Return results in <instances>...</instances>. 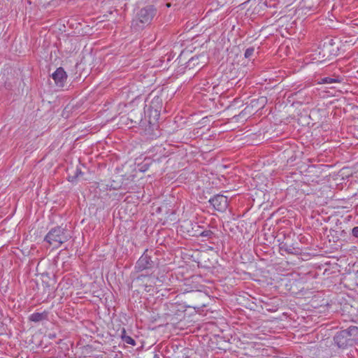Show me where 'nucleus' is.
Returning a JSON list of instances; mask_svg holds the SVG:
<instances>
[{
    "mask_svg": "<svg viewBox=\"0 0 358 358\" xmlns=\"http://www.w3.org/2000/svg\"><path fill=\"white\" fill-rule=\"evenodd\" d=\"M71 238V234L61 226L52 228L45 237V241L54 248H59Z\"/></svg>",
    "mask_w": 358,
    "mask_h": 358,
    "instance_id": "nucleus-1",
    "label": "nucleus"
},
{
    "mask_svg": "<svg viewBox=\"0 0 358 358\" xmlns=\"http://www.w3.org/2000/svg\"><path fill=\"white\" fill-rule=\"evenodd\" d=\"M156 12L153 6H147L138 12V20L142 24H150L156 15Z\"/></svg>",
    "mask_w": 358,
    "mask_h": 358,
    "instance_id": "nucleus-2",
    "label": "nucleus"
},
{
    "mask_svg": "<svg viewBox=\"0 0 358 358\" xmlns=\"http://www.w3.org/2000/svg\"><path fill=\"white\" fill-rule=\"evenodd\" d=\"M213 208L220 212H224L228 207L227 197L221 194H217L209 200Z\"/></svg>",
    "mask_w": 358,
    "mask_h": 358,
    "instance_id": "nucleus-3",
    "label": "nucleus"
},
{
    "mask_svg": "<svg viewBox=\"0 0 358 358\" xmlns=\"http://www.w3.org/2000/svg\"><path fill=\"white\" fill-rule=\"evenodd\" d=\"M147 250L141 255L136 263L135 269L136 271L152 268L154 266V262L151 257L146 254Z\"/></svg>",
    "mask_w": 358,
    "mask_h": 358,
    "instance_id": "nucleus-4",
    "label": "nucleus"
},
{
    "mask_svg": "<svg viewBox=\"0 0 358 358\" xmlns=\"http://www.w3.org/2000/svg\"><path fill=\"white\" fill-rule=\"evenodd\" d=\"M334 340L338 348H344L348 345H352L345 329L337 333Z\"/></svg>",
    "mask_w": 358,
    "mask_h": 358,
    "instance_id": "nucleus-5",
    "label": "nucleus"
},
{
    "mask_svg": "<svg viewBox=\"0 0 358 358\" xmlns=\"http://www.w3.org/2000/svg\"><path fill=\"white\" fill-rule=\"evenodd\" d=\"M52 78L55 80V84L58 87H64L67 79V75L62 67L57 68L52 74Z\"/></svg>",
    "mask_w": 358,
    "mask_h": 358,
    "instance_id": "nucleus-6",
    "label": "nucleus"
},
{
    "mask_svg": "<svg viewBox=\"0 0 358 358\" xmlns=\"http://www.w3.org/2000/svg\"><path fill=\"white\" fill-rule=\"evenodd\" d=\"M194 227L199 228L200 227L197 224H194L193 226V224L191 221L185 220L182 222V224L180 225V229L182 231H187L189 236H197L196 234V231L194 230Z\"/></svg>",
    "mask_w": 358,
    "mask_h": 358,
    "instance_id": "nucleus-7",
    "label": "nucleus"
},
{
    "mask_svg": "<svg viewBox=\"0 0 358 358\" xmlns=\"http://www.w3.org/2000/svg\"><path fill=\"white\" fill-rule=\"evenodd\" d=\"M320 0H303V6L308 11H315L320 6Z\"/></svg>",
    "mask_w": 358,
    "mask_h": 358,
    "instance_id": "nucleus-8",
    "label": "nucleus"
},
{
    "mask_svg": "<svg viewBox=\"0 0 358 358\" xmlns=\"http://www.w3.org/2000/svg\"><path fill=\"white\" fill-rule=\"evenodd\" d=\"M345 330L346 331L350 342H352V345L358 342V327L351 326Z\"/></svg>",
    "mask_w": 358,
    "mask_h": 358,
    "instance_id": "nucleus-9",
    "label": "nucleus"
},
{
    "mask_svg": "<svg viewBox=\"0 0 358 358\" xmlns=\"http://www.w3.org/2000/svg\"><path fill=\"white\" fill-rule=\"evenodd\" d=\"M48 318V312L34 313L29 316V320L32 322H38Z\"/></svg>",
    "mask_w": 358,
    "mask_h": 358,
    "instance_id": "nucleus-10",
    "label": "nucleus"
},
{
    "mask_svg": "<svg viewBox=\"0 0 358 358\" xmlns=\"http://www.w3.org/2000/svg\"><path fill=\"white\" fill-rule=\"evenodd\" d=\"M162 99L159 96H155L150 103V108L153 109L155 113H157L162 108Z\"/></svg>",
    "mask_w": 358,
    "mask_h": 358,
    "instance_id": "nucleus-11",
    "label": "nucleus"
},
{
    "mask_svg": "<svg viewBox=\"0 0 358 358\" xmlns=\"http://www.w3.org/2000/svg\"><path fill=\"white\" fill-rule=\"evenodd\" d=\"M341 81H342V78H340L339 77H336V78L325 77V78H322L321 83L332 84L334 83H341Z\"/></svg>",
    "mask_w": 358,
    "mask_h": 358,
    "instance_id": "nucleus-12",
    "label": "nucleus"
},
{
    "mask_svg": "<svg viewBox=\"0 0 358 358\" xmlns=\"http://www.w3.org/2000/svg\"><path fill=\"white\" fill-rule=\"evenodd\" d=\"M121 337L124 343L130 344L131 345H136V341L131 337L126 335V331L124 329H122Z\"/></svg>",
    "mask_w": 358,
    "mask_h": 358,
    "instance_id": "nucleus-13",
    "label": "nucleus"
},
{
    "mask_svg": "<svg viewBox=\"0 0 358 358\" xmlns=\"http://www.w3.org/2000/svg\"><path fill=\"white\" fill-rule=\"evenodd\" d=\"M280 250L281 251H285L288 254L295 253V248L292 247L291 245H288L287 243H281L280 246Z\"/></svg>",
    "mask_w": 358,
    "mask_h": 358,
    "instance_id": "nucleus-14",
    "label": "nucleus"
},
{
    "mask_svg": "<svg viewBox=\"0 0 358 358\" xmlns=\"http://www.w3.org/2000/svg\"><path fill=\"white\" fill-rule=\"evenodd\" d=\"M333 45V40H332V39H331V40L329 41V43H328V44H326V43H324V45H323V50H322V52H323L322 57H329V55H327L326 54V52L329 50V47H330L331 45Z\"/></svg>",
    "mask_w": 358,
    "mask_h": 358,
    "instance_id": "nucleus-15",
    "label": "nucleus"
},
{
    "mask_svg": "<svg viewBox=\"0 0 358 358\" xmlns=\"http://www.w3.org/2000/svg\"><path fill=\"white\" fill-rule=\"evenodd\" d=\"M254 52H255V48L253 47L247 48L245 52V57L250 58V57L253 55Z\"/></svg>",
    "mask_w": 358,
    "mask_h": 358,
    "instance_id": "nucleus-16",
    "label": "nucleus"
},
{
    "mask_svg": "<svg viewBox=\"0 0 358 358\" xmlns=\"http://www.w3.org/2000/svg\"><path fill=\"white\" fill-rule=\"evenodd\" d=\"M213 234V232L210 230H204L199 234V236L203 237H211Z\"/></svg>",
    "mask_w": 358,
    "mask_h": 358,
    "instance_id": "nucleus-17",
    "label": "nucleus"
},
{
    "mask_svg": "<svg viewBox=\"0 0 358 358\" xmlns=\"http://www.w3.org/2000/svg\"><path fill=\"white\" fill-rule=\"evenodd\" d=\"M80 174H82L81 171L80 169H77L75 176H69V181L73 182Z\"/></svg>",
    "mask_w": 358,
    "mask_h": 358,
    "instance_id": "nucleus-18",
    "label": "nucleus"
},
{
    "mask_svg": "<svg viewBox=\"0 0 358 358\" xmlns=\"http://www.w3.org/2000/svg\"><path fill=\"white\" fill-rule=\"evenodd\" d=\"M352 234L355 238H358V227H355L352 229Z\"/></svg>",
    "mask_w": 358,
    "mask_h": 358,
    "instance_id": "nucleus-19",
    "label": "nucleus"
},
{
    "mask_svg": "<svg viewBox=\"0 0 358 358\" xmlns=\"http://www.w3.org/2000/svg\"><path fill=\"white\" fill-rule=\"evenodd\" d=\"M148 169V166L146 164H144L142 168L140 169L141 171H145Z\"/></svg>",
    "mask_w": 358,
    "mask_h": 358,
    "instance_id": "nucleus-20",
    "label": "nucleus"
},
{
    "mask_svg": "<svg viewBox=\"0 0 358 358\" xmlns=\"http://www.w3.org/2000/svg\"><path fill=\"white\" fill-rule=\"evenodd\" d=\"M146 276L144 275H139L138 278H137V280H142L143 278H145Z\"/></svg>",
    "mask_w": 358,
    "mask_h": 358,
    "instance_id": "nucleus-21",
    "label": "nucleus"
},
{
    "mask_svg": "<svg viewBox=\"0 0 358 358\" xmlns=\"http://www.w3.org/2000/svg\"><path fill=\"white\" fill-rule=\"evenodd\" d=\"M154 358H159V357H158V355H155L154 356Z\"/></svg>",
    "mask_w": 358,
    "mask_h": 358,
    "instance_id": "nucleus-22",
    "label": "nucleus"
},
{
    "mask_svg": "<svg viewBox=\"0 0 358 358\" xmlns=\"http://www.w3.org/2000/svg\"><path fill=\"white\" fill-rule=\"evenodd\" d=\"M357 273H358V271H357Z\"/></svg>",
    "mask_w": 358,
    "mask_h": 358,
    "instance_id": "nucleus-23",
    "label": "nucleus"
}]
</instances>
